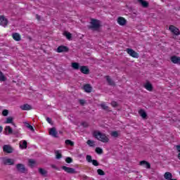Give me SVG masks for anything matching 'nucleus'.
Returning a JSON list of instances; mask_svg holds the SVG:
<instances>
[{
    "label": "nucleus",
    "instance_id": "1",
    "mask_svg": "<svg viewBox=\"0 0 180 180\" xmlns=\"http://www.w3.org/2000/svg\"><path fill=\"white\" fill-rule=\"evenodd\" d=\"M93 137L102 143H109V138L107 137L106 134L100 131H94L93 132Z\"/></svg>",
    "mask_w": 180,
    "mask_h": 180
},
{
    "label": "nucleus",
    "instance_id": "2",
    "mask_svg": "<svg viewBox=\"0 0 180 180\" xmlns=\"http://www.w3.org/2000/svg\"><path fill=\"white\" fill-rule=\"evenodd\" d=\"M101 20L94 18L91 20L90 25L87 26L88 29L94 32H99V29H101Z\"/></svg>",
    "mask_w": 180,
    "mask_h": 180
},
{
    "label": "nucleus",
    "instance_id": "3",
    "mask_svg": "<svg viewBox=\"0 0 180 180\" xmlns=\"http://www.w3.org/2000/svg\"><path fill=\"white\" fill-rule=\"evenodd\" d=\"M15 168L20 174H26V172H27V169H26L25 165L22 163L17 164Z\"/></svg>",
    "mask_w": 180,
    "mask_h": 180
},
{
    "label": "nucleus",
    "instance_id": "4",
    "mask_svg": "<svg viewBox=\"0 0 180 180\" xmlns=\"http://www.w3.org/2000/svg\"><path fill=\"white\" fill-rule=\"evenodd\" d=\"M15 149L11 145H4L3 146L4 153H7V154H12Z\"/></svg>",
    "mask_w": 180,
    "mask_h": 180
},
{
    "label": "nucleus",
    "instance_id": "5",
    "mask_svg": "<svg viewBox=\"0 0 180 180\" xmlns=\"http://www.w3.org/2000/svg\"><path fill=\"white\" fill-rule=\"evenodd\" d=\"M56 51L57 53H68L70 51V49L68 46L62 45L57 48Z\"/></svg>",
    "mask_w": 180,
    "mask_h": 180
},
{
    "label": "nucleus",
    "instance_id": "6",
    "mask_svg": "<svg viewBox=\"0 0 180 180\" xmlns=\"http://www.w3.org/2000/svg\"><path fill=\"white\" fill-rule=\"evenodd\" d=\"M61 168L63 169L65 172H67L68 174H77V171H75V169L72 167L62 166Z\"/></svg>",
    "mask_w": 180,
    "mask_h": 180
},
{
    "label": "nucleus",
    "instance_id": "7",
    "mask_svg": "<svg viewBox=\"0 0 180 180\" xmlns=\"http://www.w3.org/2000/svg\"><path fill=\"white\" fill-rule=\"evenodd\" d=\"M3 164L4 165H14L15 160H13V159L4 158H3Z\"/></svg>",
    "mask_w": 180,
    "mask_h": 180
},
{
    "label": "nucleus",
    "instance_id": "8",
    "mask_svg": "<svg viewBox=\"0 0 180 180\" xmlns=\"http://www.w3.org/2000/svg\"><path fill=\"white\" fill-rule=\"evenodd\" d=\"M169 30H170V32H172V33H173V34H175L176 36H179L180 31L179 29H178L174 25H170L169 27Z\"/></svg>",
    "mask_w": 180,
    "mask_h": 180
},
{
    "label": "nucleus",
    "instance_id": "9",
    "mask_svg": "<svg viewBox=\"0 0 180 180\" xmlns=\"http://www.w3.org/2000/svg\"><path fill=\"white\" fill-rule=\"evenodd\" d=\"M127 52L131 56V57H134V58H139V53L134 50L131 49H127Z\"/></svg>",
    "mask_w": 180,
    "mask_h": 180
},
{
    "label": "nucleus",
    "instance_id": "10",
    "mask_svg": "<svg viewBox=\"0 0 180 180\" xmlns=\"http://www.w3.org/2000/svg\"><path fill=\"white\" fill-rule=\"evenodd\" d=\"M0 26H4V27L8 26V20L4 15L0 16Z\"/></svg>",
    "mask_w": 180,
    "mask_h": 180
},
{
    "label": "nucleus",
    "instance_id": "11",
    "mask_svg": "<svg viewBox=\"0 0 180 180\" xmlns=\"http://www.w3.org/2000/svg\"><path fill=\"white\" fill-rule=\"evenodd\" d=\"M49 134H50V136H52V137H55V138L58 137L57 136L58 132H57V129H56V127H52L50 129Z\"/></svg>",
    "mask_w": 180,
    "mask_h": 180
},
{
    "label": "nucleus",
    "instance_id": "12",
    "mask_svg": "<svg viewBox=\"0 0 180 180\" xmlns=\"http://www.w3.org/2000/svg\"><path fill=\"white\" fill-rule=\"evenodd\" d=\"M84 92H86L87 94H91L92 92V86L89 84H86L83 87Z\"/></svg>",
    "mask_w": 180,
    "mask_h": 180
},
{
    "label": "nucleus",
    "instance_id": "13",
    "mask_svg": "<svg viewBox=\"0 0 180 180\" xmlns=\"http://www.w3.org/2000/svg\"><path fill=\"white\" fill-rule=\"evenodd\" d=\"M139 164L140 165L144 167L145 168H147L148 169H150V168H151V165L150 164V162L146 160L141 161Z\"/></svg>",
    "mask_w": 180,
    "mask_h": 180
},
{
    "label": "nucleus",
    "instance_id": "14",
    "mask_svg": "<svg viewBox=\"0 0 180 180\" xmlns=\"http://www.w3.org/2000/svg\"><path fill=\"white\" fill-rule=\"evenodd\" d=\"M127 22V21L126 20V19H124V18L123 17H119L117 18V23L120 25V26H124V25H126V23Z\"/></svg>",
    "mask_w": 180,
    "mask_h": 180
},
{
    "label": "nucleus",
    "instance_id": "15",
    "mask_svg": "<svg viewBox=\"0 0 180 180\" xmlns=\"http://www.w3.org/2000/svg\"><path fill=\"white\" fill-rule=\"evenodd\" d=\"M80 71L81 72H82V74H85L86 75H88V74H89V68H88V66L80 67Z\"/></svg>",
    "mask_w": 180,
    "mask_h": 180
},
{
    "label": "nucleus",
    "instance_id": "16",
    "mask_svg": "<svg viewBox=\"0 0 180 180\" xmlns=\"http://www.w3.org/2000/svg\"><path fill=\"white\" fill-rule=\"evenodd\" d=\"M105 78L108 85H110L111 86H115V85H116L115 82L110 78V76H105Z\"/></svg>",
    "mask_w": 180,
    "mask_h": 180
},
{
    "label": "nucleus",
    "instance_id": "17",
    "mask_svg": "<svg viewBox=\"0 0 180 180\" xmlns=\"http://www.w3.org/2000/svg\"><path fill=\"white\" fill-rule=\"evenodd\" d=\"M179 60L180 57H178L176 56H173L171 57V61L173 63V64H179Z\"/></svg>",
    "mask_w": 180,
    "mask_h": 180
},
{
    "label": "nucleus",
    "instance_id": "18",
    "mask_svg": "<svg viewBox=\"0 0 180 180\" xmlns=\"http://www.w3.org/2000/svg\"><path fill=\"white\" fill-rule=\"evenodd\" d=\"M139 4L143 6V8H148V2L146 0H137Z\"/></svg>",
    "mask_w": 180,
    "mask_h": 180
},
{
    "label": "nucleus",
    "instance_id": "19",
    "mask_svg": "<svg viewBox=\"0 0 180 180\" xmlns=\"http://www.w3.org/2000/svg\"><path fill=\"white\" fill-rule=\"evenodd\" d=\"M20 109H22V110H32V105L29 104H24L20 106Z\"/></svg>",
    "mask_w": 180,
    "mask_h": 180
},
{
    "label": "nucleus",
    "instance_id": "20",
    "mask_svg": "<svg viewBox=\"0 0 180 180\" xmlns=\"http://www.w3.org/2000/svg\"><path fill=\"white\" fill-rule=\"evenodd\" d=\"M144 88L146 89H147V91H153V84H151V83H150V82H148L146 83V84L144 85Z\"/></svg>",
    "mask_w": 180,
    "mask_h": 180
},
{
    "label": "nucleus",
    "instance_id": "21",
    "mask_svg": "<svg viewBox=\"0 0 180 180\" xmlns=\"http://www.w3.org/2000/svg\"><path fill=\"white\" fill-rule=\"evenodd\" d=\"M139 114L140 115L141 117H142V119H147V112L143 109H141L139 111Z\"/></svg>",
    "mask_w": 180,
    "mask_h": 180
},
{
    "label": "nucleus",
    "instance_id": "22",
    "mask_svg": "<svg viewBox=\"0 0 180 180\" xmlns=\"http://www.w3.org/2000/svg\"><path fill=\"white\" fill-rule=\"evenodd\" d=\"M13 39L15 40V41H20V34L18 32L13 33L12 34Z\"/></svg>",
    "mask_w": 180,
    "mask_h": 180
},
{
    "label": "nucleus",
    "instance_id": "23",
    "mask_svg": "<svg viewBox=\"0 0 180 180\" xmlns=\"http://www.w3.org/2000/svg\"><path fill=\"white\" fill-rule=\"evenodd\" d=\"M165 179L171 180L172 179V174L171 172H167L164 174Z\"/></svg>",
    "mask_w": 180,
    "mask_h": 180
},
{
    "label": "nucleus",
    "instance_id": "24",
    "mask_svg": "<svg viewBox=\"0 0 180 180\" xmlns=\"http://www.w3.org/2000/svg\"><path fill=\"white\" fill-rule=\"evenodd\" d=\"M39 173L40 174V175H41L42 176H47V172L46 169H43V168H39Z\"/></svg>",
    "mask_w": 180,
    "mask_h": 180
},
{
    "label": "nucleus",
    "instance_id": "25",
    "mask_svg": "<svg viewBox=\"0 0 180 180\" xmlns=\"http://www.w3.org/2000/svg\"><path fill=\"white\" fill-rule=\"evenodd\" d=\"M63 34L65 36L66 39H68V40H71V39H72V34L71 33H70L69 32L65 31L63 32Z\"/></svg>",
    "mask_w": 180,
    "mask_h": 180
},
{
    "label": "nucleus",
    "instance_id": "26",
    "mask_svg": "<svg viewBox=\"0 0 180 180\" xmlns=\"http://www.w3.org/2000/svg\"><path fill=\"white\" fill-rule=\"evenodd\" d=\"M5 123L6 124L11 123V124H13V126L16 127V125H15V123H13V117H7Z\"/></svg>",
    "mask_w": 180,
    "mask_h": 180
},
{
    "label": "nucleus",
    "instance_id": "27",
    "mask_svg": "<svg viewBox=\"0 0 180 180\" xmlns=\"http://www.w3.org/2000/svg\"><path fill=\"white\" fill-rule=\"evenodd\" d=\"M56 159L60 160V158H63V155L60 153V150H55Z\"/></svg>",
    "mask_w": 180,
    "mask_h": 180
},
{
    "label": "nucleus",
    "instance_id": "28",
    "mask_svg": "<svg viewBox=\"0 0 180 180\" xmlns=\"http://www.w3.org/2000/svg\"><path fill=\"white\" fill-rule=\"evenodd\" d=\"M101 108L103 109V110H107V112H112V110H109V106L106 105L105 103H101Z\"/></svg>",
    "mask_w": 180,
    "mask_h": 180
},
{
    "label": "nucleus",
    "instance_id": "29",
    "mask_svg": "<svg viewBox=\"0 0 180 180\" xmlns=\"http://www.w3.org/2000/svg\"><path fill=\"white\" fill-rule=\"evenodd\" d=\"M25 127H27V129H29L30 130H31V131H32V133H34V128H33V126L30 125V124H29V122H25Z\"/></svg>",
    "mask_w": 180,
    "mask_h": 180
},
{
    "label": "nucleus",
    "instance_id": "30",
    "mask_svg": "<svg viewBox=\"0 0 180 180\" xmlns=\"http://www.w3.org/2000/svg\"><path fill=\"white\" fill-rule=\"evenodd\" d=\"M20 148H27V141L25 140L22 141V144L20 143Z\"/></svg>",
    "mask_w": 180,
    "mask_h": 180
},
{
    "label": "nucleus",
    "instance_id": "31",
    "mask_svg": "<svg viewBox=\"0 0 180 180\" xmlns=\"http://www.w3.org/2000/svg\"><path fill=\"white\" fill-rule=\"evenodd\" d=\"M5 131H8V134H12L13 133V129H12L10 126H6Z\"/></svg>",
    "mask_w": 180,
    "mask_h": 180
},
{
    "label": "nucleus",
    "instance_id": "32",
    "mask_svg": "<svg viewBox=\"0 0 180 180\" xmlns=\"http://www.w3.org/2000/svg\"><path fill=\"white\" fill-rule=\"evenodd\" d=\"M110 136L112 137H114L115 139H117V137H119V132H117V131H113L111 132Z\"/></svg>",
    "mask_w": 180,
    "mask_h": 180
},
{
    "label": "nucleus",
    "instance_id": "33",
    "mask_svg": "<svg viewBox=\"0 0 180 180\" xmlns=\"http://www.w3.org/2000/svg\"><path fill=\"white\" fill-rule=\"evenodd\" d=\"M72 67L74 70H79V63H72Z\"/></svg>",
    "mask_w": 180,
    "mask_h": 180
},
{
    "label": "nucleus",
    "instance_id": "34",
    "mask_svg": "<svg viewBox=\"0 0 180 180\" xmlns=\"http://www.w3.org/2000/svg\"><path fill=\"white\" fill-rule=\"evenodd\" d=\"M65 144L67 146H70L71 147H74V142L70 139L65 140Z\"/></svg>",
    "mask_w": 180,
    "mask_h": 180
},
{
    "label": "nucleus",
    "instance_id": "35",
    "mask_svg": "<svg viewBox=\"0 0 180 180\" xmlns=\"http://www.w3.org/2000/svg\"><path fill=\"white\" fill-rule=\"evenodd\" d=\"M86 143H87L88 146H89L90 147L95 146V141L88 140Z\"/></svg>",
    "mask_w": 180,
    "mask_h": 180
},
{
    "label": "nucleus",
    "instance_id": "36",
    "mask_svg": "<svg viewBox=\"0 0 180 180\" xmlns=\"http://www.w3.org/2000/svg\"><path fill=\"white\" fill-rule=\"evenodd\" d=\"M0 81L5 82L6 81V77H5V75H4V73L0 71Z\"/></svg>",
    "mask_w": 180,
    "mask_h": 180
},
{
    "label": "nucleus",
    "instance_id": "37",
    "mask_svg": "<svg viewBox=\"0 0 180 180\" xmlns=\"http://www.w3.org/2000/svg\"><path fill=\"white\" fill-rule=\"evenodd\" d=\"M96 153H97V154H103V150L99 147L96 148Z\"/></svg>",
    "mask_w": 180,
    "mask_h": 180
},
{
    "label": "nucleus",
    "instance_id": "38",
    "mask_svg": "<svg viewBox=\"0 0 180 180\" xmlns=\"http://www.w3.org/2000/svg\"><path fill=\"white\" fill-rule=\"evenodd\" d=\"M86 160L87 162H92V161L94 160H92V156H91V155H87L86 156Z\"/></svg>",
    "mask_w": 180,
    "mask_h": 180
},
{
    "label": "nucleus",
    "instance_id": "39",
    "mask_svg": "<svg viewBox=\"0 0 180 180\" xmlns=\"http://www.w3.org/2000/svg\"><path fill=\"white\" fill-rule=\"evenodd\" d=\"M97 174L98 175L103 176V175H105V172H103V170H102L101 169H97Z\"/></svg>",
    "mask_w": 180,
    "mask_h": 180
},
{
    "label": "nucleus",
    "instance_id": "40",
    "mask_svg": "<svg viewBox=\"0 0 180 180\" xmlns=\"http://www.w3.org/2000/svg\"><path fill=\"white\" fill-rule=\"evenodd\" d=\"M8 115H9V110H4L2 111V115L3 116H8Z\"/></svg>",
    "mask_w": 180,
    "mask_h": 180
},
{
    "label": "nucleus",
    "instance_id": "41",
    "mask_svg": "<svg viewBox=\"0 0 180 180\" xmlns=\"http://www.w3.org/2000/svg\"><path fill=\"white\" fill-rule=\"evenodd\" d=\"M29 164L31 167H33V165H34V164H36V161H34L32 159H30L29 160Z\"/></svg>",
    "mask_w": 180,
    "mask_h": 180
},
{
    "label": "nucleus",
    "instance_id": "42",
    "mask_svg": "<svg viewBox=\"0 0 180 180\" xmlns=\"http://www.w3.org/2000/svg\"><path fill=\"white\" fill-rule=\"evenodd\" d=\"M91 162L94 165V167H98L99 165V162L96 160H93Z\"/></svg>",
    "mask_w": 180,
    "mask_h": 180
},
{
    "label": "nucleus",
    "instance_id": "43",
    "mask_svg": "<svg viewBox=\"0 0 180 180\" xmlns=\"http://www.w3.org/2000/svg\"><path fill=\"white\" fill-rule=\"evenodd\" d=\"M65 162L68 163V164H71V162H72V158H70V157H68L66 158L65 159Z\"/></svg>",
    "mask_w": 180,
    "mask_h": 180
},
{
    "label": "nucleus",
    "instance_id": "44",
    "mask_svg": "<svg viewBox=\"0 0 180 180\" xmlns=\"http://www.w3.org/2000/svg\"><path fill=\"white\" fill-rule=\"evenodd\" d=\"M46 121L48 122V123H49V124H51L52 126L53 124H54V123L53 122V121L50 117H46Z\"/></svg>",
    "mask_w": 180,
    "mask_h": 180
},
{
    "label": "nucleus",
    "instance_id": "45",
    "mask_svg": "<svg viewBox=\"0 0 180 180\" xmlns=\"http://www.w3.org/2000/svg\"><path fill=\"white\" fill-rule=\"evenodd\" d=\"M79 103H80L82 106H84V105H85V100L84 99L79 100Z\"/></svg>",
    "mask_w": 180,
    "mask_h": 180
},
{
    "label": "nucleus",
    "instance_id": "46",
    "mask_svg": "<svg viewBox=\"0 0 180 180\" xmlns=\"http://www.w3.org/2000/svg\"><path fill=\"white\" fill-rule=\"evenodd\" d=\"M111 105L113 108H117V102L116 101H112Z\"/></svg>",
    "mask_w": 180,
    "mask_h": 180
},
{
    "label": "nucleus",
    "instance_id": "47",
    "mask_svg": "<svg viewBox=\"0 0 180 180\" xmlns=\"http://www.w3.org/2000/svg\"><path fill=\"white\" fill-rule=\"evenodd\" d=\"M51 168H53V169H56L57 171H58L60 169L58 167H57V166H56L55 165H51Z\"/></svg>",
    "mask_w": 180,
    "mask_h": 180
},
{
    "label": "nucleus",
    "instance_id": "48",
    "mask_svg": "<svg viewBox=\"0 0 180 180\" xmlns=\"http://www.w3.org/2000/svg\"><path fill=\"white\" fill-rule=\"evenodd\" d=\"M12 134H14V136H18L19 134V131H13Z\"/></svg>",
    "mask_w": 180,
    "mask_h": 180
},
{
    "label": "nucleus",
    "instance_id": "49",
    "mask_svg": "<svg viewBox=\"0 0 180 180\" xmlns=\"http://www.w3.org/2000/svg\"><path fill=\"white\" fill-rule=\"evenodd\" d=\"M82 126H83L84 127H88V124H86V122H82Z\"/></svg>",
    "mask_w": 180,
    "mask_h": 180
},
{
    "label": "nucleus",
    "instance_id": "50",
    "mask_svg": "<svg viewBox=\"0 0 180 180\" xmlns=\"http://www.w3.org/2000/svg\"><path fill=\"white\" fill-rule=\"evenodd\" d=\"M176 148L178 153H180V145L176 146Z\"/></svg>",
    "mask_w": 180,
    "mask_h": 180
},
{
    "label": "nucleus",
    "instance_id": "51",
    "mask_svg": "<svg viewBox=\"0 0 180 180\" xmlns=\"http://www.w3.org/2000/svg\"><path fill=\"white\" fill-rule=\"evenodd\" d=\"M36 18H37V20H40V19H41L40 15H39L38 14L36 15Z\"/></svg>",
    "mask_w": 180,
    "mask_h": 180
},
{
    "label": "nucleus",
    "instance_id": "52",
    "mask_svg": "<svg viewBox=\"0 0 180 180\" xmlns=\"http://www.w3.org/2000/svg\"><path fill=\"white\" fill-rule=\"evenodd\" d=\"M4 130V127H2L1 126H0V133H2V131Z\"/></svg>",
    "mask_w": 180,
    "mask_h": 180
},
{
    "label": "nucleus",
    "instance_id": "53",
    "mask_svg": "<svg viewBox=\"0 0 180 180\" xmlns=\"http://www.w3.org/2000/svg\"><path fill=\"white\" fill-rule=\"evenodd\" d=\"M84 179H88V176H84Z\"/></svg>",
    "mask_w": 180,
    "mask_h": 180
},
{
    "label": "nucleus",
    "instance_id": "54",
    "mask_svg": "<svg viewBox=\"0 0 180 180\" xmlns=\"http://www.w3.org/2000/svg\"><path fill=\"white\" fill-rule=\"evenodd\" d=\"M171 180H177L176 179H172Z\"/></svg>",
    "mask_w": 180,
    "mask_h": 180
},
{
    "label": "nucleus",
    "instance_id": "55",
    "mask_svg": "<svg viewBox=\"0 0 180 180\" xmlns=\"http://www.w3.org/2000/svg\"><path fill=\"white\" fill-rule=\"evenodd\" d=\"M179 65H180V59H179Z\"/></svg>",
    "mask_w": 180,
    "mask_h": 180
}]
</instances>
